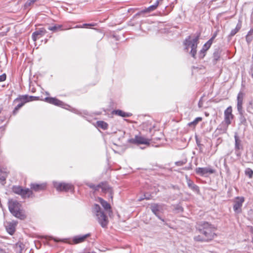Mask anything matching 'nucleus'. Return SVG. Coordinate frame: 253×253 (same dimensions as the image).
<instances>
[{
    "mask_svg": "<svg viewBox=\"0 0 253 253\" xmlns=\"http://www.w3.org/2000/svg\"><path fill=\"white\" fill-rule=\"evenodd\" d=\"M44 100L45 102L49 104L54 105L57 106L61 107L66 109L68 110L69 108L70 107V106L69 105L65 104L64 102L59 100L56 97H46L44 98Z\"/></svg>",
    "mask_w": 253,
    "mask_h": 253,
    "instance_id": "obj_7",
    "label": "nucleus"
},
{
    "mask_svg": "<svg viewBox=\"0 0 253 253\" xmlns=\"http://www.w3.org/2000/svg\"><path fill=\"white\" fill-rule=\"evenodd\" d=\"M245 174L248 176L249 178H251L253 175V170L250 168H247L245 170Z\"/></svg>",
    "mask_w": 253,
    "mask_h": 253,
    "instance_id": "obj_32",
    "label": "nucleus"
},
{
    "mask_svg": "<svg viewBox=\"0 0 253 253\" xmlns=\"http://www.w3.org/2000/svg\"><path fill=\"white\" fill-rule=\"evenodd\" d=\"M12 214L15 217L21 220H23L26 218V215L25 214L24 211L21 209L17 211H15Z\"/></svg>",
    "mask_w": 253,
    "mask_h": 253,
    "instance_id": "obj_21",
    "label": "nucleus"
},
{
    "mask_svg": "<svg viewBox=\"0 0 253 253\" xmlns=\"http://www.w3.org/2000/svg\"><path fill=\"white\" fill-rule=\"evenodd\" d=\"M159 4V1L157 0L155 3L152 5L148 7L147 11L148 12L151 11L155 9Z\"/></svg>",
    "mask_w": 253,
    "mask_h": 253,
    "instance_id": "obj_34",
    "label": "nucleus"
},
{
    "mask_svg": "<svg viewBox=\"0 0 253 253\" xmlns=\"http://www.w3.org/2000/svg\"><path fill=\"white\" fill-rule=\"evenodd\" d=\"M6 75L5 73L0 75V82L4 81L6 80Z\"/></svg>",
    "mask_w": 253,
    "mask_h": 253,
    "instance_id": "obj_38",
    "label": "nucleus"
},
{
    "mask_svg": "<svg viewBox=\"0 0 253 253\" xmlns=\"http://www.w3.org/2000/svg\"><path fill=\"white\" fill-rule=\"evenodd\" d=\"M214 39V37H212L203 46L202 49L201 50V52H205L211 46L213 40Z\"/></svg>",
    "mask_w": 253,
    "mask_h": 253,
    "instance_id": "obj_26",
    "label": "nucleus"
},
{
    "mask_svg": "<svg viewBox=\"0 0 253 253\" xmlns=\"http://www.w3.org/2000/svg\"><path fill=\"white\" fill-rule=\"evenodd\" d=\"M24 245L22 243L19 242L13 245V248L15 253H22L24 249Z\"/></svg>",
    "mask_w": 253,
    "mask_h": 253,
    "instance_id": "obj_22",
    "label": "nucleus"
},
{
    "mask_svg": "<svg viewBox=\"0 0 253 253\" xmlns=\"http://www.w3.org/2000/svg\"><path fill=\"white\" fill-rule=\"evenodd\" d=\"M162 207L161 206L158 204H153L151 206V210L152 212L158 217L159 218L161 219L163 221H164L163 219L161 218L158 215V211L161 210Z\"/></svg>",
    "mask_w": 253,
    "mask_h": 253,
    "instance_id": "obj_24",
    "label": "nucleus"
},
{
    "mask_svg": "<svg viewBox=\"0 0 253 253\" xmlns=\"http://www.w3.org/2000/svg\"><path fill=\"white\" fill-rule=\"evenodd\" d=\"M96 192H100L103 194H112V190L106 182H101L96 186Z\"/></svg>",
    "mask_w": 253,
    "mask_h": 253,
    "instance_id": "obj_8",
    "label": "nucleus"
},
{
    "mask_svg": "<svg viewBox=\"0 0 253 253\" xmlns=\"http://www.w3.org/2000/svg\"><path fill=\"white\" fill-rule=\"evenodd\" d=\"M92 211L93 213H95V207H92Z\"/></svg>",
    "mask_w": 253,
    "mask_h": 253,
    "instance_id": "obj_44",
    "label": "nucleus"
},
{
    "mask_svg": "<svg viewBox=\"0 0 253 253\" xmlns=\"http://www.w3.org/2000/svg\"><path fill=\"white\" fill-rule=\"evenodd\" d=\"M96 201L99 203L106 211H110L111 206L107 201L104 200L100 197H98L97 199L96 198Z\"/></svg>",
    "mask_w": 253,
    "mask_h": 253,
    "instance_id": "obj_20",
    "label": "nucleus"
},
{
    "mask_svg": "<svg viewBox=\"0 0 253 253\" xmlns=\"http://www.w3.org/2000/svg\"><path fill=\"white\" fill-rule=\"evenodd\" d=\"M196 172L201 175L204 176L208 173L211 174L214 172V170L210 167L197 168L195 169Z\"/></svg>",
    "mask_w": 253,
    "mask_h": 253,
    "instance_id": "obj_17",
    "label": "nucleus"
},
{
    "mask_svg": "<svg viewBox=\"0 0 253 253\" xmlns=\"http://www.w3.org/2000/svg\"><path fill=\"white\" fill-rule=\"evenodd\" d=\"M198 41V37H197L193 39H191L190 37H189L185 40L184 42V45L186 49H188L189 47L191 48L190 53L192 56L194 57L197 52L196 48L197 47Z\"/></svg>",
    "mask_w": 253,
    "mask_h": 253,
    "instance_id": "obj_4",
    "label": "nucleus"
},
{
    "mask_svg": "<svg viewBox=\"0 0 253 253\" xmlns=\"http://www.w3.org/2000/svg\"><path fill=\"white\" fill-rule=\"evenodd\" d=\"M13 104H17L16 106L14 107L12 114L13 115H15L18 112L19 110L26 103V101H25L21 95H19L18 97L15 98L13 100Z\"/></svg>",
    "mask_w": 253,
    "mask_h": 253,
    "instance_id": "obj_9",
    "label": "nucleus"
},
{
    "mask_svg": "<svg viewBox=\"0 0 253 253\" xmlns=\"http://www.w3.org/2000/svg\"><path fill=\"white\" fill-rule=\"evenodd\" d=\"M245 199L243 197H237L234 200V204L233 205V210L237 213H241L242 211V207Z\"/></svg>",
    "mask_w": 253,
    "mask_h": 253,
    "instance_id": "obj_10",
    "label": "nucleus"
},
{
    "mask_svg": "<svg viewBox=\"0 0 253 253\" xmlns=\"http://www.w3.org/2000/svg\"><path fill=\"white\" fill-rule=\"evenodd\" d=\"M7 176L8 172L6 169L0 167V183L3 185L4 184Z\"/></svg>",
    "mask_w": 253,
    "mask_h": 253,
    "instance_id": "obj_18",
    "label": "nucleus"
},
{
    "mask_svg": "<svg viewBox=\"0 0 253 253\" xmlns=\"http://www.w3.org/2000/svg\"><path fill=\"white\" fill-rule=\"evenodd\" d=\"M74 28H83V27H82V25H77Z\"/></svg>",
    "mask_w": 253,
    "mask_h": 253,
    "instance_id": "obj_42",
    "label": "nucleus"
},
{
    "mask_svg": "<svg viewBox=\"0 0 253 253\" xmlns=\"http://www.w3.org/2000/svg\"><path fill=\"white\" fill-rule=\"evenodd\" d=\"M187 183L189 187H190L191 188L193 189H196L197 188V187L195 185H194L192 181H191V180H189L188 181Z\"/></svg>",
    "mask_w": 253,
    "mask_h": 253,
    "instance_id": "obj_37",
    "label": "nucleus"
},
{
    "mask_svg": "<svg viewBox=\"0 0 253 253\" xmlns=\"http://www.w3.org/2000/svg\"><path fill=\"white\" fill-rule=\"evenodd\" d=\"M11 189L12 192L20 195L23 199L34 197L33 192L28 188H23L21 186L13 185Z\"/></svg>",
    "mask_w": 253,
    "mask_h": 253,
    "instance_id": "obj_2",
    "label": "nucleus"
},
{
    "mask_svg": "<svg viewBox=\"0 0 253 253\" xmlns=\"http://www.w3.org/2000/svg\"><path fill=\"white\" fill-rule=\"evenodd\" d=\"M244 93L240 91L237 96V109L238 111L241 112L242 110L243 100L244 97Z\"/></svg>",
    "mask_w": 253,
    "mask_h": 253,
    "instance_id": "obj_19",
    "label": "nucleus"
},
{
    "mask_svg": "<svg viewBox=\"0 0 253 253\" xmlns=\"http://www.w3.org/2000/svg\"><path fill=\"white\" fill-rule=\"evenodd\" d=\"M235 149L236 150H240L241 148V141L237 135H235Z\"/></svg>",
    "mask_w": 253,
    "mask_h": 253,
    "instance_id": "obj_30",
    "label": "nucleus"
},
{
    "mask_svg": "<svg viewBox=\"0 0 253 253\" xmlns=\"http://www.w3.org/2000/svg\"><path fill=\"white\" fill-rule=\"evenodd\" d=\"M46 95H49V93L48 92H46Z\"/></svg>",
    "mask_w": 253,
    "mask_h": 253,
    "instance_id": "obj_48",
    "label": "nucleus"
},
{
    "mask_svg": "<svg viewBox=\"0 0 253 253\" xmlns=\"http://www.w3.org/2000/svg\"><path fill=\"white\" fill-rule=\"evenodd\" d=\"M52 184L54 188L58 192H73L74 190V186L71 183L53 181Z\"/></svg>",
    "mask_w": 253,
    "mask_h": 253,
    "instance_id": "obj_3",
    "label": "nucleus"
},
{
    "mask_svg": "<svg viewBox=\"0 0 253 253\" xmlns=\"http://www.w3.org/2000/svg\"><path fill=\"white\" fill-rule=\"evenodd\" d=\"M231 106L228 107L224 111V121L227 126L231 124V120L233 118Z\"/></svg>",
    "mask_w": 253,
    "mask_h": 253,
    "instance_id": "obj_16",
    "label": "nucleus"
},
{
    "mask_svg": "<svg viewBox=\"0 0 253 253\" xmlns=\"http://www.w3.org/2000/svg\"><path fill=\"white\" fill-rule=\"evenodd\" d=\"M71 111L75 114L82 116L83 117L85 118L88 122L91 123L93 126H95V123L94 122L95 118L94 117L93 114L89 115L87 111L84 110L83 111H81L75 108H72Z\"/></svg>",
    "mask_w": 253,
    "mask_h": 253,
    "instance_id": "obj_6",
    "label": "nucleus"
},
{
    "mask_svg": "<svg viewBox=\"0 0 253 253\" xmlns=\"http://www.w3.org/2000/svg\"><path fill=\"white\" fill-rule=\"evenodd\" d=\"M90 188H92V194H95V184H92L89 185Z\"/></svg>",
    "mask_w": 253,
    "mask_h": 253,
    "instance_id": "obj_40",
    "label": "nucleus"
},
{
    "mask_svg": "<svg viewBox=\"0 0 253 253\" xmlns=\"http://www.w3.org/2000/svg\"><path fill=\"white\" fill-rule=\"evenodd\" d=\"M186 162H183V161H179V162H176L175 163V164L177 166H182L183 165H184Z\"/></svg>",
    "mask_w": 253,
    "mask_h": 253,
    "instance_id": "obj_39",
    "label": "nucleus"
},
{
    "mask_svg": "<svg viewBox=\"0 0 253 253\" xmlns=\"http://www.w3.org/2000/svg\"><path fill=\"white\" fill-rule=\"evenodd\" d=\"M96 124L97 125V126L99 128H101L103 130L107 129L108 127V124L104 121H97L96 123Z\"/></svg>",
    "mask_w": 253,
    "mask_h": 253,
    "instance_id": "obj_28",
    "label": "nucleus"
},
{
    "mask_svg": "<svg viewBox=\"0 0 253 253\" xmlns=\"http://www.w3.org/2000/svg\"><path fill=\"white\" fill-rule=\"evenodd\" d=\"M216 35L215 34L214 35H213V36L212 37H214V38H215Z\"/></svg>",
    "mask_w": 253,
    "mask_h": 253,
    "instance_id": "obj_49",
    "label": "nucleus"
},
{
    "mask_svg": "<svg viewBox=\"0 0 253 253\" xmlns=\"http://www.w3.org/2000/svg\"><path fill=\"white\" fill-rule=\"evenodd\" d=\"M30 190L32 191H34L35 192H40L42 191H43L46 189L47 187V183L43 182L41 183H31L30 185Z\"/></svg>",
    "mask_w": 253,
    "mask_h": 253,
    "instance_id": "obj_13",
    "label": "nucleus"
},
{
    "mask_svg": "<svg viewBox=\"0 0 253 253\" xmlns=\"http://www.w3.org/2000/svg\"><path fill=\"white\" fill-rule=\"evenodd\" d=\"M1 109L0 108V114L1 113Z\"/></svg>",
    "mask_w": 253,
    "mask_h": 253,
    "instance_id": "obj_50",
    "label": "nucleus"
},
{
    "mask_svg": "<svg viewBox=\"0 0 253 253\" xmlns=\"http://www.w3.org/2000/svg\"><path fill=\"white\" fill-rule=\"evenodd\" d=\"M96 215L98 221L102 227H105L108 224V220L106 215L100 210V208L96 204Z\"/></svg>",
    "mask_w": 253,
    "mask_h": 253,
    "instance_id": "obj_5",
    "label": "nucleus"
},
{
    "mask_svg": "<svg viewBox=\"0 0 253 253\" xmlns=\"http://www.w3.org/2000/svg\"><path fill=\"white\" fill-rule=\"evenodd\" d=\"M215 229L211 224L208 222L204 223L199 229V231L203 235L195 236L194 239L197 241H206L212 239L215 235Z\"/></svg>",
    "mask_w": 253,
    "mask_h": 253,
    "instance_id": "obj_1",
    "label": "nucleus"
},
{
    "mask_svg": "<svg viewBox=\"0 0 253 253\" xmlns=\"http://www.w3.org/2000/svg\"><path fill=\"white\" fill-rule=\"evenodd\" d=\"M252 75H253V66L252 69Z\"/></svg>",
    "mask_w": 253,
    "mask_h": 253,
    "instance_id": "obj_46",
    "label": "nucleus"
},
{
    "mask_svg": "<svg viewBox=\"0 0 253 253\" xmlns=\"http://www.w3.org/2000/svg\"><path fill=\"white\" fill-rule=\"evenodd\" d=\"M240 29V27L238 25H237L234 29H233L231 31L230 35L231 36H233L238 32V31Z\"/></svg>",
    "mask_w": 253,
    "mask_h": 253,
    "instance_id": "obj_36",
    "label": "nucleus"
},
{
    "mask_svg": "<svg viewBox=\"0 0 253 253\" xmlns=\"http://www.w3.org/2000/svg\"><path fill=\"white\" fill-rule=\"evenodd\" d=\"M250 106L253 109V100H252L249 103Z\"/></svg>",
    "mask_w": 253,
    "mask_h": 253,
    "instance_id": "obj_43",
    "label": "nucleus"
},
{
    "mask_svg": "<svg viewBox=\"0 0 253 253\" xmlns=\"http://www.w3.org/2000/svg\"><path fill=\"white\" fill-rule=\"evenodd\" d=\"M252 33V31H250V32H249V33H248V35H247V38L249 36V35H250V34H251V33Z\"/></svg>",
    "mask_w": 253,
    "mask_h": 253,
    "instance_id": "obj_45",
    "label": "nucleus"
},
{
    "mask_svg": "<svg viewBox=\"0 0 253 253\" xmlns=\"http://www.w3.org/2000/svg\"><path fill=\"white\" fill-rule=\"evenodd\" d=\"M46 31L44 28H40L34 32L32 35V39L34 42L42 37L46 33Z\"/></svg>",
    "mask_w": 253,
    "mask_h": 253,
    "instance_id": "obj_14",
    "label": "nucleus"
},
{
    "mask_svg": "<svg viewBox=\"0 0 253 253\" xmlns=\"http://www.w3.org/2000/svg\"><path fill=\"white\" fill-rule=\"evenodd\" d=\"M202 120V118L197 117L193 122H191L188 123V125L189 126H195L198 123V122L201 121Z\"/></svg>",
    "mask_w": 253,
    "mask_h": 253,
    "instance_id": "obj_31",
    "label": "nucleus"
},
{
    "mask_svg": "<svg viewBox=\"0 0 253 253\" xmlns=\"http://www.w3.org/2000/svg\"><path fill=\"white\" fill-rule=\"evenodd\" d=\"M94 26H95V23H84L82 25V27H83V28H87V29L91 28V29H94L93 28Z\"/></svg>",
    "mask_w": 253,
    "mask_h": 253,
    "instance_id": "obj_33",
    "label": "nucleus"
},
{
    "mask_svg": "<svg viewBox=\"0 0 253 253\" xmlns=\"http://www.w3.org/2000/svg\"><path fill=\"white\" fill-rule=\"evenodd\" d=\"M96 36H97V39L100 40L103 37L104 34L100 30L96 29Z\"/></svg>",
    "mask_w": 253,
    "mask_h": 253,
    "instance_id": "obj_35",
    "label": "nucleus"
},
{
    "mask_svg": "<svg viewBox=\"0 0 253 253\" xmlns=\"http://www.w3.org/2000/svg\"><path fill=\"white\" fill-rule=\"evenodd\" d=\"M62 26L61 25H55L53 26H50L48 28V29L50 31H57L60 30H63L62 29Z\"/></svg>",
    "mask_w": 253,
    "mask_h": 253,
    "instance_id": "obj_29",
    "label": "nucleus"
},
{
    "mask_svg": "<svg viewBox=\"0 0 253 253\" xmlns=\"http://www.w3.org/2000/svg\"><path fill=\"white\" fill-rule=\"evenodd\" d=\"M6 230L9 235H13L15 231V224L11 222L9 223L6 226Z\"/></svg>",
    "mask_w": 253,
    "mask_h": 253,
    "instance_id": "obj_23",
    "label": "nucleus"
},
{
    "mask_svg": "<svg viewBox=\"0 0 253 253\" xmlns=\"http://www.w3.org/2000/svg\"><path fill=\"white\" fill-rule=\"evenodd\" d=\"M87 253H95V252L94 251H92V252H88Z\"/></svg>",
    "mask_w": 253,
    "mask_h": 253,
    "instance_id": "obj_47",
    "label": "nucleus"
},
{
    "mask_svg": "<svg viewBox=\"0 0 253 253\" xmlns=\"http://www.w3.org/2000/svg\"><path fill=\"white\" fill-rule=\"evenodd\" d=\"M198 106L200 108H201L203 106L202 98H201V99L200 100L199 103H198Z\"/></svg>",
    "mask_w": 253,
    "mask_h": 253,
    "instance_id": "obj_41",
    "label": "nucleus"
},
{
    "mask_svg": "<svg viewBox=\"0 0 253 253\" xmlns=\"http://www.w3.org/2000/svg\"><path fill=\"white\" fill-rule=\"evenodd\" d=\"M90 233L84 235H78L72 238V242L74 244H78L84 242L87 238L90 236Z\"/></svg>",
    "mask_w": 253,
    "mask_h": 253,
    "instance_id": "obj_15",
    "label": "nucleus"
},
{
    "mask_svg": "<svg viewBox=\"0 0 253 253\" xmlns=\"http://www.w3.org/2000/svg\"><path fill=\"white\" fill-rule=\"evenodd\" d=\"M21 204L16 200H10L8 202V207L10 212L12 214L15 211L20 209Z\"/></svg>",
    "mask_w": 253,
    "mask_h": 253,
    "instance_id": "obj_12",
    "label": "nucleus"
},
{
    "mask_svg": "<svg viewBox=\"0 0 253 253\" xmlns=\"http://www.w3.org/2000/svg\"><path fill=\"white\" fill-rule=\"evenodd\" d=\"M114 113L118 116L122 117H129L132 115V114L130 113L125 112L121 110H117L114 111Z\"/></svg>",
    "mask_w": 253,
    "mask_h": 253,
    "instance_id": "obj_25",
    "label": "nucleus"
},
{
    "mask_svg": "<svg viewBox=\"0 0 253 253\" xmlns=\"http://www.w3.org/2000/svg\"><path fill=\"white\" fill-rule=\"evenodd\" d=\"M151 140L150 139L142 137L140 135H135L134 138L130 139L129 141L131 143L137 144H150Z\"/></svg>",
    "mask_w": 253,
    "mask_h": 253,
    "instance_id": "obj_11",
    "label": "nucleus"
},
{
    "mask_svg": "<svg viewBox=\"0 0 253 253\" xmlns=\"http://www.w3.org/2000/svg\"><path fill=\"white\" fill-rule=\"evenodd\" d=\"M21 96L23 98L24 100L26 101V103L30 102V101L37 100L39 99V97H37V96H29L28 95H21Z\"/></svg>",
    "mask_w": 253,
    "mask_h": 253,
    "instance_id": "obj_27",
    "label": "nucleus"
}]
</instances>
